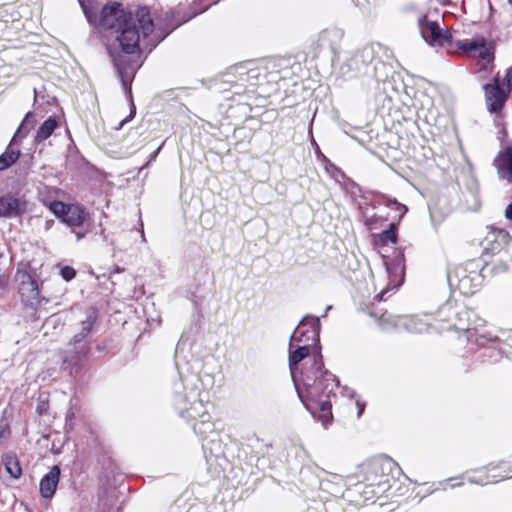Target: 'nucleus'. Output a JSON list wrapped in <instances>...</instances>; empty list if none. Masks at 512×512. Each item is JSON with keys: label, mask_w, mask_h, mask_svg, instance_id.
<instances>
[{"label": "nucleus", "mask_w": 512, "mask_h": 512, "mask_svg": "<svg viewBox=\"0 0 512 512\" xmlns=\"http://www.w3.org/2000/svg\"><path fill=\"white\" fill-rule=\"evenodd\" d=\"M81 8L94 26L116 33V40L123 52L133 54L141 49L151 50L176 26L172 23L171 12L165 13L168 31L158 36L152 34L154 23L147 7H138L135 11H127L118 3L104 6L98 18L99 7L94 0H79Z\"/></svg>", "instance_id": "1"}, {"label": "nucleus", "mask_w": 512, "mask_h": 512, "mask_svg": "<svg viewBox=\"0 0 512 512\" xmlns=\"http://www.w3.org/2000/svg\"><path fill=\"white\" fill-rule=\"evenodd\" d=\"M302 324H309L311 330L301 332L295 330L290 338L289 367L292 380L300 399L316 397L319 387L316 385L318 377L324 374L322 356L317 352L310 357V346L319 341L320 321L318 317L307 315Z\"/></svg>", "instance_id": "2"}, {"label": "nucleus", "mask_w": 512, "mask_h": 512, "mask_svg": "<svg viewBox=\"0 0 512 512\" xmlns=\"http://www.w3.org/2000/svg\"><path fill=\"white\" fill-rule=\"evenodd\" d=\"M173 404L180 417L187 421H195L194 431L199 435H206L213 431L214 425L208 412L210 402L208 393L197 385L184 386L177 384Z\"/></svg>", "instance_id": "3"}, {"label": "nucleus", "mask_w": 512, "mask_h": 512, "mask_svg": "<svg viewBox=\"0 0 512 512\" xmlns=\"http://www.w3.org/2000/svg\"><path fill=\"white\" fill-rule=\"evenodd\" d=\"M96 319V310H87L85 319L81 321L80 331L72 337L64 351L63 369L68 370L71 375L79 373L81 363L90 350L86 337L92 331Z\"/></svg>", "instance_id": "4"}, {"label": "nucleus", "mask_w": 512, "mask_h": 512, "mask_svg": "<svg viewBox=\"0 0 512 512\" xmlns=\"http://www.w3.org/2000/svg\"><path fill=\"white\" fill-rule=\"evenodd\" d=\"M316 385L319 387V395L316 397H307L306 399H300L307 410L314 414L313 404L319 407L320 413L318 416L319 421L322 422L324 428H327L332 420L331 403L329 401L330 395L338 387V381L336 377L328 372L324 371V374L318 377Z\"/></svg>", "instance_id": "5"}, {"label": "nucleus", "mask_w": 512, "mask_h": 512, "mask_svg": "<svg viewBox=\"0 0 512 512\" xmlns=\"http://www.w3.org/2000/svg\"><path fill=\"white\" fill-rule=\"evenodd\" d=\"M450 286L457 288L463 295L474 294L482 285L483 277L478 270H468L465 266H458L448 273Z\"/></svg>", "instance_id": "6"}, {"label": "nucleus", "mask_w": 512, "mask_h": 512, "mask_svg": "<svg viewBox=\"0 0 512 512\" xmlns=\"http://www.w3.org/2000/svg\"><path fill=\"white\" fill-rule=\"evenodd\" d=\"M383 322H388L393 327L403 328L408 332L412 333H425L430 332L431 330L441 331L444 327H439L436 323L430 322V318L428 316H393V315H383Z\"/></svg>", "instance_id": "7"}, {"label": "nucleus", "mask_w": 512, "mask_h": 512, "mask_svg": "<svg viewBox=\"0 0 512 512\" xmlns=\"http://www.w3.org/2000/svg\"><path fill=\"white\" fill-rule=\"evenodd\" d=\"M458 47L464 52L473 53L481 61L480 71H490L494 59V49L483 37H475L458 43Z\"/></svg>", "instance_id": "8"}, {"label": "nucleus", "mask_w": 512, "mask_h": 512, "mask_svg": "<svg viewBox=\"0 0 512 512\" xmlns=\"http://www.w3.org/2000/svg\"><path fill=\"white\" fill-rule=\"evenodd\" d=\"M50 210L56 217L70 227H78L82 225L85 219L84 210L79 205L64 204L63 202L54 201L50 203Z\"/></svg>", "instance_id": "9"}, {"label": "nucleus", "mask_w": 512, "mask_h": 512, "mask_svg": "<svg viewBox=\"0 0 512 512\" xmlns=\"http://www.w3.org/2000/svg\"><path fill=\"white\" fill-rule=\"evenodd\" d=\"M511 244L512 240L509 238V234L502 229L496 228H491L480 242L485 254H497L504 249H507L512 254Z\"/></svg>", "instance_id": "10"}, {"label": "nucleus", "mask_w": 512, "mask_h": 512, "mask_svg": "<svg viewBox=\"0 0 512 512\" xmlns=\"http://www.w3.org/2000/svg\"><path fill=\"white\" fill-rule=\"evenodd\" d=\"M32 118L33 113L28 112L13 139L11 140L9 146L6 148L5 152L0 155V171L9 168L19 159L20 151L18 149H14L13 145L16 143L18 135L22 134V137H24L33 127V121L31 120Z\"/></svg>", "instance_id": "11"}, {"label": "nucleus", "mask_w": 512, "mask_h": 512, "mask_svg": "<svg viewBox=\"0 0 512 512\" xmlns=\"http://www.w3.org/2000/svg\"><path fill=\"white\" fill-rule=\"evenodd\" d=\"M485 99L488 110L492 113L498 112L504 106L509 92L501 87L499 76L496 75L493 83H488L484 86Z\"/></svg>", "instance_id": "12"}, {"label": "nucleus", "mask_w": 512, "mask_h": 512, "mask_svg": "<svg viewBox=\"0 0 512 512\" xmlns=\"http://www.w3.org/2000/svg\"><path fill=\"white\" fill-rule=\"evenodd\" d=\"M419 29L422 38L432 46H443L449 41L450 36L443 33L439 25L429 21L426 16L419 19Z\"/></svg>", "instance_id": "13"}, {"label": "nucleus", "mask_w": 512, "mask_h": 512, "mask_svg": "<svg viewBox=\"0 0 512 512\" xmlns=\"http://www.w3.org/2000/svg\"><path fill=\"white\" fill-rule=\"evenodd\" d=\"M27 211V203L24 199L12 194L0 197V217H15Z\"/></svg>", "instance_id": "14"}, {"label": "nucleus", "mask_w": 512, "mask_h": 512, "mask_svg": "<svg viewBox=\"0 0 512 512\" xmlns=\"http://www.w3.org/2000/svg\"><path fill=\"white\" fill-rule=\"evenodd\" d=\"M385 265H386V271L389 276V284H388L387 289L382 290L380 292V294L378 295L380 300H386L385 295L390 290H396L401 285V283L403 281V276H404V269L400 262H397V263L385 262Z\"/></svg>", "instance_id": "15"}, {"label": "nucleus", "mask_w": 512, "mask_h": 512, "mask_svg": "<svg viewBox=\"0 0 512 512\" xmlns=\"http://www.w3.org/2000/svg\"><path fill=\"white\" fill-rule=\"evenodd\" d=\"M60 476L58 466H53L40 481V493L44 498H51L57 488Z\"/></svg>", "instance_id": "16"}, {"label": "nucleus", "mask_w": 512, "mask_h": 512, "mask_svg": "<svg viewBox=\"0 0 512 512\" xmlns=\"http://www.w3.org/2000/svg\"><path fill=\"white\" fill-rule=\"evenodd\" d=\"M494 163L499 176L512 183V148L500 152Z\"/></svg>", "instance_id": "17"}, {"label": "nucleus", "mask_w": 512, "mask_h": 512, "mask_svg": "<svg viewBox=\"0 0 512 512\" xmlns=\"http://www.w3.org/2000/svg\"><path fill=\"white\" fill-rule=\"evenodd\" d=\"M19 293L25 301H32L38 297V286L36 281L27 273L20 276Z\"/></svg>", "instance_id": "18"}, {"label": "nucleus", "mask_w": 512, "mask_h": 512, "mask_svg": "<svg viewBox=\"0 0 512 512\" xmlns=\"http://www.w3.org/2000/svg\"><path fill=\"white\" fill-rule=\"evenodd\" d=\"M58 126V123L56 121L55 118L53 117H49L38 129L37 133H36V136H35V141L40 143L44 140H46L47 138H49L52 133L54 132V130L56 129V127Z\"/></svg>", "instance_id": "19"}, {"label": "nucleus", "mask_w": 512, "mask_h": 512, "mask_svg": "<svg viewBox=\"0 0 512 512\" xmlns=\"http://www.w3.org/2000/svg\"><path fill=\"white\" fill-rule=\"evenodd\" d=\"M2 461L6 471L13 478L17 479L22 475V468L16 456L10 454L5 455Z\"/></svg>", "instance_id": "20"}, {"label": "nucleus", "mask_w": 512, "mask_h": 512, "mask_svg": "<svg viewBox=\"0 0 512 512\" xmlns=\"http://www.w3.org/2000/svg\"><path fill=\"white\" fill-rule=\"evenodd\" d=\"M380 239L382 242L387 243H396L397 235H396V226L395 224L391 223L389 226V229L384 230L381 235Z\"/></svg>", "instance_id": "21"}, {"label": "nucleus", "mask_w": 512, "mask_h": 512, "mask_svg": "<svg viewBox=\"0 0 512 512\" xmlns=\"http://www.w3.org/2000/svg\"><path fill=\"white\" fill-rule=\"evenodd\" d=\"M11 430L10 426L7 422L1 421L0 422V442L7 440L10 437Z\"/></svg>", "instance_id": "22"}, {"label": "nucleus", "mask_w": 512, "mask_h": 512, "mask_svg": "<svg viewBox=\"0 0 512 512\" xmlns=\"http://www.w3.org/2000/svg\"><path fill=\"white\" fill-rule=\"evenodd\" d=\"M60 274L63 277V279H65L66 281H70L75 277L76 272L72 267L65 266L61 269Z\"/></svg>", "instance_id": "23"}, {"label": "nucleus", "mask_w": 512, "mask_h": 512, "mask_svg": "<svg viewBox=\"0 0 512 512\" xmlns=\"http://www.w3.org/2000/svg\"><path fill=\"white\" fill-rule=\"evenodd\" d=\"M511 82H512V67L507 69L501 87H504L508 92H510Z\"/></svg>", "instance_id": "24"}, {"label": "nucleus", "mask_w": 512, "mask_h": 512, "mask_svg": "<svg viewBox=\"0 0 512 512\" xmlns=\"http://www.w3.org/2000/svg\"><path fill=\"white\" fill-rule=\"evenodd\" d=\"M508 477H509L508 475H505V476H501L499 479H497V476L492 475V479L491 480L490 479H485V480L481 479V480L477 481L475 479L470 478L469 482L484 485V484H488V483L498 482L499 480H502V479H505V478H508Z\"/></svg>", "instance_id": "25"}, {"label": "nucleus", "mask_w": 512, "mask_h": 512, "mask_svg": "<svg viewBox=\"0 0 512 512\" xmlns=\"http://www.w3.org/2000/svg\"><path fill=\"white\" fill-rule=\"evenodd\" d=\"M391 205H395L397 207V210L400 212L401 216L407 212V207L405 205L398 203L396 200H390L388 202V206Z\"/></svg>", "instance_id": "26"}, {"label": "nucleus", "mask_w": 512, "mask_h": 512, "mask_svg": "<svg viewBox=\"0 0 512 512\" xmlns=\"http://www.w3.org/2000/svg\"><path fill=\"white\" fill-rule=\"evenodd\" d=\"M115 66L118 69V72H119V74H120V76L122 78V82H123L124 86H126V80H125V75H124L123 68L121 67L120 63L117 60H115Z\"/></svg>", "instance_id": "27"}, {"label": "nucleus", "mask_w": 512, "mask_h": 512, "mask_svg": "<svg viewBox=\"0 0 512 512\" xmlns=\"http://www.w3.org/2000/svg\"><path fill=\"white\" fill-rule=\"evenodd\" d=\"M295 330H300L298 335H301V332H307L308 330H311V326L309 324L303 325L302 321L299 323L298 327Z\"/></svg>", "instance_id": "28"}, {"label": "nucleus", "mask_w": 512, "mask_h": 512, "mask_svg": "<svg viewBox=\"0 0 512 512\" xmlns=\"http://www.w3.org/2000/svg\"><path fill=\"white\" fill-rule=\"evenodd\" d=\"M505 217L509 220H512V202L507 206L505 210Z\"/></svg>", "instance_id": "29"}, {"label": "nucleus", "mask_w": 512, "mask_h": 512, "mask_svg": "<svg viewBox=\"0 0 512 512\" xmlns=\"http://www.w3.org/2000/svg\"><path fill=\"white\" fill-rule=\"evenodd\" d=\"M356 404L358 406V417H360L364 411L365 404L361 403L360 401H357Z\"/></svg>", "instance_id": "30"}, {"label": "nucleus", "mask_w": 512, "mask_h": 512, "mask_svg": "<svg viewBox=\"0 0 512 512\" xmlns=\"http://www.w3.org/2000/svg\"><path fill=\"white\" fill-rule=\"evenodd\" d=\"M134 114H135V108L133 107V109L131 110V113H130L129 117H128V118H126L125 120H123V121L120 123L119 128H121L125 122L129 121V120L134 116Z\"/></svg>", "instance_id": "31"}, {"label": "nucleus", "mask_w": 512, "mask_h": 512, "mask_svg": "<svg viewBox=\"0 0 512 512\" xmlns=\"http://www.w3.org/2000/svg\"><path fill=\"white\" fill-rule=\"evenodd\" d=\"M330 34H333V35H336V36H341V34L338 31H325L323 33V37L330 36Z\"/></svg>", "instance_id": "32"}, {"label": "nucleus", "mask_w": 512, "mask_h": 512, "mask_svg": "<svg viewBox=\"0 0 512 512\" xmlns=\"http://www.w3.org/2000/svg\"><path fill=\"white\" fill-rule=\"evenodd\" d=\"M83 237H84V234L79 233V232H77V233H76V238H77V240H80V239H82Z\"/></svg>", "instance_id": "33"}, {"label": "nucleus", "mask_w": 512, "mask_h": 512, "mask_svg": "<svg viewBox=\"0 0 512 512\" xmlns=\"http://www.w3.org/2000/svg\"><path fill=\"white\" fill-rule=\"evenodd\" d=\"M159 149L160 147L154 152V154H152L151 159H154L157 156Z\"/></svg>", "instance_id": "34"}, {"label": "nucleus", "mask_w": 512, "mask_h": 512, "mask_svg": "<svg viewBox=\"0 0 512 512\" xmlns=\"http://www.w3.org/2000/svg\"><path fill=\"white\" fill-rule=\"evenodd\" d=\"M330 309H331V306H328V307L326 308V312H329V310H330Z\"/></svg>", "instance_id": "35"}, {"label": "nucleus", "mask_w": 512, "mask_h": 512, "mask_svg": "<svg viewBox=\"0 0 512 512\" xmlns=\"http://www.w3.org/2000/svg\"><path fill=\"white\" fill-rule=\"evenodd\" d=\"M459 485H460V483H456V484L452 485V487H456V486H459Z\"/></svg>", "instance_id": "36"}, {"label": "nucleus", "mask_w": 512, "mask_h": 512, "mask_svg": "<svg viewBox=\"0 0 512 512\" xmlns=\"http://www.w3.org/2000/svg\"><path fill=\"white\" fill-rule=\"evenodd\" d=\"M509 4L512 6V0H508Z\"/></svg>", "instance_id": "37"}]
</instances>
